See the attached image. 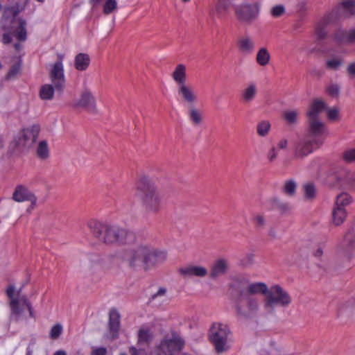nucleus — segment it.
<instances>
[{"label": "nucleus", "instance_id": "obj_43", "mask_svg": "<svg viewBox=\"0 0 355 355\" xmlns=\"http://www.w3.org/2000/svg\"><path fill=\"white\" fill-rule=\"evenodd\" d=\"M49 150L46 141H41L37 148V155L39 158L44 159L49 157Z\"/></svg>", "mask_w": 355, "mask_h": 355}, {"label": "nucleus", "instance_id": "obj_31", "mask_svg": "<svg viewBox=\"0 0 355 355\" xmlns=\"http://www.w3.org/2000/svg\"><path fill=\"white\" fill-rule=\"evenodd\" d=\"M90 63V58L88 54L80 53L74 59V67L78 71H85Z\"/></svg>", "mask_w": 355, "mask_h": 355}, {"label": "nucleus", "instance_id": "obj_4", "mask_svg": "<svg viewBox=\"0 0 355 355\" xmlns=\"http://www.w3.org/2000/svg\"><path fill=\"white\" fill-rule=\"evenodd\" d=\"M291 302L290 294L279 285L275 284L269 288L263 299V309L268 314H273L277 306L286 308Z\"/></svg>", "mask_w": 355, "mask_h": 355}, {"label": "nucleus", "instance_id": "obj_12", "mask_svg": "<svg viewBox=\"0 0 355 355\" xmlns=\"http://www.w3.org/2000/svg\"><path fill=\"white\" fill-rule=\"evenodd\" d=\"M322 144L320 138L311 137L306 135L300 139L295 144L294 155L296 158L302 159L318 148Z\"/></svg>", "mask_w": 355, "mask_h": 355}, {"label": "nucleus", "instance_id": "obj_23", "mask_svg": "<svg viewBox=\"0 0 355 355\" xmlns=\"http://www.w3.org/2000/svg\"><path fill=\"white\" fill-rule=\"evenodd\" d=\"M35 194L27 187L19 184L17 185L12 193V200L15 202H21L28 200H35Z\"/></svg>", "mask_w": 355, "mask_h": 355}, {"label": "nucleus", "instance_id": "obj_15", "mask_svg": "<svg viewBox=\"0 0 355 355\" xmlns=\"http://www.w3.org/2000/svg\"><path fill=\"white\" fill-rule=\"evenodd\" d=\"M335 182L333 186L338 188H349L355 191V173L343 171L332 177Z\"/></svg>", "mask_w": 355, "mask_h": 355}, {"label": "nucleus", "instance_id": "obj_39", "mask_svg": "<svg viewBox=\"0 0 355 355\" xmlns=\"http://www.w3.org/2000/svg\"><path fill=\"white\" fill-rule=\"evenodd\" d=\"M151 340V335L148 330L140 329L138 333L139 346H147Z\"/></svg>", "mask_w": 355, "mask_h": 355}, {"label": "nucleus", "instance_id": "obj_40", "mask_svg": "<svg viewBox=\"0 0 355 355\" xmlns=\"http://www.w3.org/2000/svg\"><path fill=\"white\" fill-rule=\"evenodd\" d=\"M269 202L272 209H277L282 212H284L288 209V204L282 202L278 198L276 197L270 198Z\"/></svg>", "mask_w": 355, "mask_h": 355}, {"label": "nucleus", "instance_id": "obj_14", "mask_svg": "<svg viewBox=\"0 0 355 355\" xmlns=\"http://www.w3.org/2000/svg\"><path fill=\"white\" fill-rule=\"evenodd\" d=\"M72 107L75 109H82L89 114L98 113L96 99L92 94L87 90L82 92L79 97L74 99Z\"/></svg>", "mask_w": 355, "mask_h": 355}, {"label": "nucleus", "instance_id": "obj_34", "mask_svg": "<svg viewBox=\"0 0 355 355\" xmlns=\"http://www.w3.org/2000/svg\"><path fill=\"white\" fill-rule=\"evenodd\" d=\"M347 217V211L345 209L339 207H334L332 211V221L333 223L338 226L341 225Z\"/></svg>", "mask_w": 355, "mask_h": 355}, {"label": "nucleus", "instance_id": "obj_55", "mask_svg": "<svg viewBox=\"0 0 355 355\" xmlns=\"http://www.w3.org/2000/svg\"><path fill=\"white\" fill-rule=\"evenodd\" d=\"M142 347L143 346H139V349H137L135 347H130V352L131 355H146V353Z\"/></svg>", "mask_w": 355, "mask_h": 355}, {"label": "nucleus", "instance_id": "obj_6", "mask_svg": "<svg viewBox=\"0 0 355 355\" xmlns=\"http://www.w3.org/2000/svg\"><path fill=\"white\" fill-rule=\"evenodd\" d=\"M232 293H241L250 297L256 295H263L264 297L269 291V288L263 282H251L244 277H236L230 286Z\"/></svg>", "mask_w": 355, "mask_h": 355}, {"label": "nucleus", "instance_id": "obj_50", "mask_svg": "<svg viewBox=\"0 0 355 355\" xmlns=\"http://www.w3.org/2000/svg\"><path fill=\"white\" fill-rule=\"evenodd\" d=\"M342 65V61L339 59H330L327 60L326 67L329 69L336 70Z\"/></svg>", "mask_w": 355, "mask_h": 355}, {"label": "nucleus", "instance_id": "obj_26", "mask_svg": "<svg viewBox=\"0 0 355 355\" xmlns=\"http://www.w3.org/2000/svg\"><path fill=\"white\" fill-rule=\"evenodd\" d=\"M343 246L345 252L350 257H355V223L345 236Z\"/></svg>", "mask_w": 355, "mask_h": 355}, {"label": "nucleus", "instance_id": "obj_62", "mask_svg": "<svg viewBox=\"0 0 355 355\" xmlns=\"http://www.w3.org/2000/svg\"><path fill=\"white\" fill-rule=\"evenodd\" d=\"M12 41V37L9 33H4L2 37V42L5 44H10Z\"/></svg>", "mask_w": 355, "mask_h": 355}, {"label": "nucleus", "instance_id": "obj_36", "mask_svg": "<svg viewBox=\"0 0 355 355\" xmlns=\"http://www.w3.org/2000/svg\"><path fill=\"white\" fill-rule=\"evenodd\" d=\"M271 130V123L268 120H262L258 122L256 126L257 135L261 137H266Z\"/></svg>", "mask_w": 355, "mask_h": 355}, {"label": "nucleus", "instance_id": "obj_13", "mask_svg": "<svg viewBox=\"0 0 355 355\" xmlns=\"http://www.w3.org/2000/svg\"><path fill=\"white\" fill-rule=\"evenodd\" d=\"M49 76L51 84L44 85L40 89H63L65 87L64 65L61 62L51 64Z\"/></svg>", "mask_w": 355, "mask_h": 355}, {"label": "nucleus", "instance_id": "obj_41", "mask_svg": "<svg viewBox=\"0 0 355 355\" xmlns=\"http://www.w3.org/2000/svg\"><path fill=\"white\" fill-rule=\"evenodd\" d=\"M298 114L297 110H287L284 112L283 116L288 125H293L297 123Z\"/></svg>", "mask_w": 355, "mask_h": 355}, {"label": "nucleus", "instance_id": "obj_9", "mask_svg": "<svg viewBox=\"0 0 355 355\" xmlns=\"http://www.w3.org/2000/svg\"><path fill=\"white\" fill-rule=\"evenodd\" d=\"M40 132V125L38 123L22 129L15 139L16 146L19 150L24 151L32 147L35 143Z\"/></svg>", "mask_w": 355, "mask_h": 355}, {"label": "nucleus", "instance_id": "obj_11", "mask_svg": "<svg viewBox=\"0 0 355 355\" xmlns=\"http://www.w3.org/2000/svg\"><path fill=\"white\" fill-rule=\"evenodd\" d=\"M236 19L241 23L250 24L259 14V6L257 3H243L234 7Z\"/></svg>", "mask_w": 355, "mask_h": 355}, {"label": "nucleus", "instance_id": "obj_33", "mask_svg": "<svg viewBox=\"0 0 355 355\" xmlns=\"http://www.w3.org/2000/svg\"><path fill=\"white\" fill-rule=\"evenodd\" d=\"M270 60V55L266 47L260 48L256 55L257 63L261 66L265 67L269 64Z\"/></svg>", "mask_w": 355, "mask_h": 355}, {"label": "nucleus", "instance_id": "obj_20", "mask_svg": "<svg viewBox=\"0 0 355 355\" xmlns=\"http://www.w3.org/2000/svg\"><path fill=\"white\" fill-rule=\"evenodd\" d=\"M331 11L338 12L337 16L334 18L336 21L354 15H355V0L343 1L338 8Z\"/></svg>", "mask_w": 355, "mask_h": 355}, {"label": "nucleus", "instance_id": "obj_49", "mask_svg": "<svg viewBox=\"0 0 355 355\" xmlns=\"http://www.w3.org/2000/svg\"><path fill=\"white\" fill-rule=\"evenodd\" d=\"M296 189V183L293 180L286 182L284 187V191L289 196H293Z\"/></svg>", "mask_w": 355, "mask_h": 355}, {"label": "nucleus", "instance_id": "obj_10", "mask_svg": "<svg viewBox=\"0 0 355 355\" xmlns=\"http://www.w3.org/2000/svg\"><path fill=\"white\" fill-rule=\"evenodd\" d=\"M15 287L13 284H9L6 290V294L10 299L9 306L10 308V320L18 322L22 313V309L19 306V302L26 306L27 304H31L26 295L21 296L19 299L15 297Z\"/></svg>", "mask_w": 355, "mask_h": 355}, {"label": "nucleus", "instance_id": "obj_22", "mask_svg": "<svg viewBox=\"0 0 355 355\" xmlns=\"http://www.w3.org/2000/svg\"><path fill=\"white\" fill-rule=\"evenodd\" d=\"M12 24V35L19 42L26 41L27 39L26 20L19 18L17 20H14Z\"/></svg>", "mask_w": 355, "mask_h": 355}, {"label": "nucleus", "instance_id": "obj_17", "mask_svg": "<svg viewBox=\"0 0 355 355\" xmlns=\"http://www.w3.org/2000/svg\"><path fill=\"white\" fill-rule=\"evenodd\" d=\"M337 11H331L323 17L316 24L315 33L318 41L322 40L327 37V26L337 21L334 19L337 16Z\"/></svg>", "mask_w": 355, "mask_h": 355}, {"label": "nucleus", "instance_id": "obj_44", "mask_svg": "<svg viewBox=\"0 0 355 355\" xmlns=\"http://www.w3.org/2000/svg\"><path fill=\"white\" fill-rule=\"evenodd\" d=\"M257 90H241L239 97L243 103H250L256 96Z\"/></svg>", "mask_w": 355, "mask_h": 355}, {"label": "nucleus", "instance_id": "obj_51", "mask_svg": "<svg viewBox=\"0 0 355 355\" xmlns=\"http://www.w3.org/2000/svg\"><path fill=\"white\" fill-rule=\"evenodd\" d=\"M38 95L42 100H51L53 98L54 90H39Z\"/></svg>", "mask_w": 355, "mask_h": 355}, {"label": "nucleus", "instance_id": "obj_28", "mask_svg": "<svg viewBox=\"0 0 355 355\" xmlns=\"http://www.w3.org/2000/svg\"><path fill=\"white\" fill-rule=\"evenodd\" d=\"M309 132L307 136L311 137L319 138L324 130V125L318 118L309 117Z\"/></svg>", "mask_w": 355, "mask_h": 355}, {"label": "nucleus", "instance_id": "obj_56", "mask_svg": "<svg viewBox=\"0 0 355 355\" xmlns=\"http://www.w3.org/2000/svg\"><path fill=\"white\" fill-rule=\"evenodd\" d=\"M277 156V152L275 147H272L267 154V157L269 162L275 160Z\"/></svg>", "mask_w": 355, "mask_h": 355}, {"label": "nucleus", "instance_id": "obj_58", "mask_svg": "<svg viewBox=\"0 0 355 355\" xmlns=\"http://www.w3.org/2000/svg\"><path fill=\"white\" fill-rule=\"evenodd\" d=\"M107 349L105 347H97L92 351V355H106Z\"/></svg>", "mask_w": 355, "mask_h": 355}, {"label": "nucleus", "instance_id": "obj_5", "mask_svg": "<svg viewBox=\"0 0 355 355\" xmlns=\"http://www.w3.org/2000/svg\"><path fill=\"white\" fill-rule=\"evenodd\" d=\"M236 300V311L238 317L244 320L255 318L260 308V302L257 297H250L241 293H232Z\"/></svg>", "mask_w": 355, "mask_h": 355}, {"label": "nucleus", "instance_id": "obj_54", "mask_svg": "<svg viewBox=\"0 0 355 355\" xmlns=\"http://www.w3.org/2000/svg\"><path fill=\"white\" fill-rule=\"evenodd\" d=\"M268 236L270 240L273 241L275 239H278L279 236L277 232V230L274 226L270 227L267 232Z\"/></svg>", "mask_w": 355, "mask_h": 355}, {"label": "nucleus", "instance_id": "obj_57", "mask_svg": "<svg viewBox=\"0 0 355 355\" xmlns=\"http://www.w3.org/2000/svg\"><path fill=\"white\" fill-rule=\"evenodd\" d=\"M166 293V289L164 287H161L159 288V290L157 291V292L156 293L153 294L151 296L150 300L152 301L158 297L164 296V295H165Z\"/></svg>", "mask_w": 355, "mask_h": 355}, {"label": "nucleus", "instance_id": "obj_61", "mask_svg": "<svg viewBox=\"0 0 355 355\" xmlns=\"http://www.w3.org/2000/svg\"><path fill=\"white\" fill-rule=\"evenodd\" d=\"M35 345V340H31V341L30 342V343L28 344V345L26 348V355H33V349L32 347L34 346Z\"/></svg>", "mask_w": 355, "mask_h": 355}, {"label": "nucleus", "instance_id": "obj_16", "mask_svg": "<svg viewBox=\"0 0 355 355\" xmlns=\"http://www.w3.org/2000/svg\"><path fill=\"white\" fill-rule=\"evenodd\" d=\"M229 270L230 263L227 259H217L210 265L209 277L213 280H216L220 277L226 275Z\"/></svg>", "mask_w": 355, "mask_h": 355}, {"label": "nucleus", "instance_id": "obj_24", "mask_svg": "<svg viewBox=\"0 0 355 355\" xmlns=\"http://www.w3.org/2000/svg\"><path fill=\"white\" fill-rule=\"evenodd\" d=\"M334 40L338 44H345L355 42V28L347 31L338 29L334 33Z\"/></svg>", "mask_w": 355, "mask_h": 355}, {"label": "nucleus", "instance_id": "obj_1", "mask_svg": "<svg viewBox=\"0 0 355 355\" xmlns=\"http://www.w3.org/2000/svg\"><path fill=\"white\" fill-rule=\"evenodd\" d=\"M121 259L130 270H148L155 265L164 262L166 253L149 245H139L125 248L122 252Z\"/></svg>", "mask_w": 355, "mask_h": 355}, {"label": "nucleus", "instance_id": "obj_8", "mask_svg": "<svg viewBox=\"0 0 355 355\" xmlns=\"http://www.w3.org/2000/svg\"><path fill=\"white\" fill-rule=\"evenodd\" d=\"M185 345L184 339L175 331L166 335L161 340L158 349L164 355H178Z\"/></svg>", "mask_w": 355, "mask_h": 355}, {"label": "nucleus", "instance_id": "obj_27", "mask_svg": "<svg viewBox=\"0 0 355 355\" xmlns=\"http://www.w3.org/2000/svg\"><path fill=\"white\" fill-rule=\"evenodd\" d=\"M186 72V66L183 64H178L172 73V78L179 86V89H187L185 85L187 79Z\"/></svg>", "mask_w": 355, "mask_h": 355}, {"label": "nucleus", "instance_id": "obj_63", "mask_svg": "<svg viewBox=\"0 0 355 355\" xmlns=\"http://www.w3.org/2000/svg\"><path fill=\"white\" fill-rule=\"evenodd\" d=\"M288 146V140L286 139H282L277 144V146L280 149H286Z\"/></svg>", "mask_w": 355, "mask_h": 355}, {"label": "nucleus", "instance_id": "obj_32", "mask_svg": "<svg viewBox=\"0 0 355 355\" xmlns=\"http://www.w3.org/2000/svg\"><path fill=\"white\" fill-rule=\"evenodd\" d=\"M120 327V315L116 309H111L109 314V328L110 331L116 334Z\"/></svg>", "mask_w": 355, "mask_h": 355}, {"label": "nucleus", "instance_id": "obj_18", "mask_svg": "<svg viewBox=\"0 0 355 355\" xmlns=\"http://www.w3.org/2000/svg\"><path fill=\"white\" fill-rule=\"evenodd\" d=\"M232 0H216L212 8L213 14L218 19L226 17L232 8L235 7Z\"/></svg>", "mask_w": 355, "mask_h": 355}, {"label": "nucleus", "instance_id": "obj_25", "mask_svg": "<svg viewBox=\"0 0 355 355\" xmlns=\"http://www.w3.org/2000/svg\"><path fill=\"white\" fill-rule=\"evenodd\" d=\"M180 274L184 277H191L193 276L204 277L207 275V270L202 266H187L180 268L178 270Z\"/></svg>", "mask_w": 355, "mask_h": 355}, {"label": "nucleus", "instance_id": "obj_48", "mask_svg": "<svg viewBox=\"0 0 355 355\" xmlns=\"http://www.w3.org/2000/svg\"><path fill=\"white\" fill-rule=\"evenodd\" d=\"M117 7V3L116 0H105L103 5V12L106 15H109Z\"/></svg>", "mask_w": 355, "mask_h": 355}, {"label": "nucleus", "instance_id": "obj_47", "mask_svg": "<svg viewBox=\"0 0 355 355\" xmlns=\"http://www.w3.org/2000/svg\"><path fill=\"white\" fill-rule=\"evenodd\" d=\"M62 326L60 324H56L53 325L49 333V337L53 340L58 339L62 333Z\"/></svg>", "mask_w": 355, "mask_h": 355}, {"label": "nucleus", "instance_id": "obj_7", "mask_svg": "<svg viewBox=\"0 0 355 355\" xmlns=\"http://www.w3.org/2000/svg\"><path fill=\"white\" fill-rule=\"evenodd\" d=\"M231 334V331L227 324L220 322L212 324L209 329V338L217 354L224 353L229 349L228 340Z\"/></svg>", "mask_w": 355, "mask_h": 355}, {"label": "nucleus", "instance_id": "obj_46", "mask_svg": "<svg viewBox=\"0 0 355 355\" xmlns=\"http://www.w3.org/2000/svg\"><path fill=\"white\" fill-rule=\"evenodd\" d=\"M21 58H19L17 62L15 63L10 69L7 74L8 79H11L14 78L16 75H17L19 73L21 70Z\"/></svg>", "mask_w": 355, "mask_h": 355}, {"label": "nucleus", "instance_id": "obj_52", "mask_svg": "<svg viewBox=\"0 0 355 355\" xmlns=\"http://www.w3.org/2000/svg\"><path fill=\"white\" fill-rule=\"evenodd\" d=\"M285 8L282 5H277L271 9V15L275 17H278L284 14Z\"/></svg>", "mask_w": 355, "mask_h": 355}, {"label": "nucleus", "instance_id": "obj_19", "mask_svg": "<svg viewBox=\"0 0 355 355\" xmlns=\"http://www.w3.org/2000/svg\"><path fill=\"white\" fill-rule=\"evenodd\" d=\"M103 261L101 255L97 253H89L81 261V266L85 271L94 272L101 266Z\"/></svg>", "mask_w": 355, "mask_h": 355}, {"label": "nucleus", "instance_id": "obj_64", "mask_svg": "<svg viewBox=\"0 0 355 355\" xmlns=\"http://www.w3.org/2000/svg\"><path fill=\"white\" fill-rule=\"evenodd\" d=\"M254 260V254H248L246 255L244 261L245 263L243 264H250L253 262Z\"/></svg>", "mask_w": 355, "mask_h": 355}, {"label": "nucleus", "instance_id": "obj_59", "mask_svg": "<svg viewBox=\"0 0 355 355\" xmlns=\"http://www.w3.org/2000/svg\"><path fill=\"white\" fill-rule=\"evenodd\" d=\"M297 9L298 11L303 12H306L307 10V4L304 1H300L297 4Z\"/></svg>", "mask_w": 355, "mask_h": 355}, {"label": "nucleus", "instance_id": "obj_37", "mask_svg": "<svg viewBox=\"0 0 355 355\" xmlns=\"http://www.w3.org/2000/svg\"><path fill=\"white\" fill-rule=\"evenodd\" d=\"M352 201L351 196L345 192H342L336 196L334 207L345 209Z\"/></svg>", "mask_w": 355, "mask_h": 355}, {"label": "nucleus", "instance_id": "obj_30", "mask_svg": "<svg viewBox=\"0 0 355 355\" xmlns=\"http://www.w3.org/2000/svg\"><path fill=\"white\" fill-rule=\"evenodd\" d=\"M326 108V103L322 100L315 98L312 101L307 115L309 117L318 118V114L322 112Z\"/></svg>", "mask_w": 355, "mask_h": 355}, {"label": "nucleus", "instance_id": "obj_35", "mask_svg": "<svg viewBox=\"0 0 355 355\" xmlns=\"http://www.w3.org/2000/svg\"><path fill=\"white\" fill-rule=\"evenodd\" d=\"M179 96L183 103H187L189 106L193 105L197 100V95L193 90H179Z\"/></svg>", "mask_w": 355, "mask_h": 355}, {"label": "nucleus", "instance_id": "obj_38", "mask_svg": "<svg viewBox=\"0 0 355 355\" xmlns=\"http://www.w3.org/2000/svg\"><path fill=\"white\" fill-rule=\"evenodd\" d=\"M341 159L345 164H355V148H349L343 150Z\"/></svg>", "mask_w": 355, "mask_h": 355}, {"label": "nucleus", "instance_id": "obj_60", "mask_svg": "<svg viewBox=\"0 0 355 355\" xmlns=\"http://www.w3.org/2000/svg\"><path fill=\"white\" fill-rule=\"evenodd\" d=\"M347 71L350 76L355 78V62L348 65Z\"/></svg>", "mask_w": 355, "mask_h": 355}, {"label": "nucleus", "instance_id": "obj_45", "mask_svg": "<svg viewBox=\"0 0 355 355\" xmlns=\"http://www.w3.org/2000/svg\"><path fill=\"white\" fill-rule=\"evenodd\" d=\"M304 197L307 200H313L315 197L316 189L313 183L309 182L304 185Z\"/></svg>", "mask_w": 355, "mask_h": 355}, {"label": "nucleus", "instance_id": "obj_53", "mask_svg": "<svg viewBox=\"0 0 355 355\" xmlns=\"http://www.w3.org/2000/svg\"><path fill=\"white\" fill-rule=\"evenodd\" d=\"M327 118L331 120L334 121L338 119V110L336 108H331L327 110Z\"/></svg>", "mask_w": 355, "mask_h": 355}, {"label": "nucleus", "instance_id": "obj_2", "mask_svg": "<svg viewBox=\"0 0 355 355\" xmlns=\"http://www.w3.org/2000/svg\"><path fill=\"white\" fill-rule=\"evenodd\" d=\"M88 227L93 237L105 244L128 243L135 235L125 229L97 220H90Z\"/></svg>", "mask_w": 355, "mask_h": 355}, {"label": "nucleus", "instance_id": "obj_29", "mask_svg": "<svg viewBox=\"0 0 355 355\" xmlns=\"http://www.w3.org/2000/svg\"><path fill=\"white\" fill-rule=\"evenodd\" d=\"M252 223L257 232L263 231L268 226V217L263 213H256L252 216Z\"/></svg>", "mask_w": 355, "mask_h": 355}, {"label": "nucleus", "instance_id": "obj_42", "mask_svg": "<svg viewBox=\"0 0 355 355\" xmlns=\"http://www.w3.org/2000/svg\"><path fill=\"white\" fill-rule=\"evenodd\" d=\"M189 108V116L192 123L194 125H199L201 123L202 116L200 112L193 105H190Z\"/></svg>", "mask_w": 355, "mask_h": 355}, {"label": "nucleus", "instance_id": "obj_21", "mask_svg": "<svg viewBox=\"0 0 355 355\" xmlns=\"http://www.w3.org/2000/svg\"><path fill=\"white\" fill-rule=\"evenodd\" d=\"M239 51L243 54H252L255 49L254 40L248 34L239 37L236 43Z\"/></svg>", "mask_w": 355, "mask_h": 355}, {"label": "nucleus", "instance_id": "obj_3", "mask_svg": "<svg viewBox=\"0 0 355 355\" xmlns=\"http://www.w3.org/2000/svg\"><path fill=\"white\" fill-rule=\"evenodd\" d=\"M135 196L147 212L157 213L159 211L162 205L161 195L157 187L149 176L142 175L139 178L135 185Z\"/></svg>", "mask_w": 355, "mask_h": 355}]
</instances>
